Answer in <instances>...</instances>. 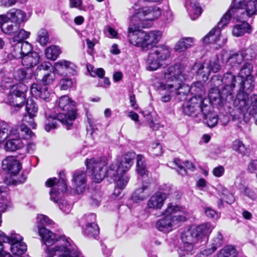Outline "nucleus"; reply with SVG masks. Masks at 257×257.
Masks as SVG:
<instances>
[{
  "label": "nucleus",
  "instance_id": "obj_13",
  "mask_svg": "<svg viewBox=\"0 0 257 257\" xmlns=\"http://www.w3.org/2000/svg\"><path fill=\"white\" fill-rule=\"evenodd\" d=\"M210 107V105L204 103L203 98L196 96H193L182 105L185 114L199 118L201 116H206V112L209 111Z\"/></svg>",
  "mask_w": 257,
  "mask_h": 257
},
{
  "label": "nucleus",
  "instance_id": "obj_20",
  "mask_svg": "<svg viewBox=\"0 0 257 257\" xmlns=\"http://www.w3.org/2000/svg\"><path fill=\"white\" fill-rule=\"evenodd\" d=\"M161 37V32L159 31H152L148 33L144 31L143 50H147L158 43Z\"/></svg>",
  "mask_w": 257,
  "mask_h": 257
},
{
  "label": "nucleus",
  "instance_id": "obj_7",
  "mask_svg": "<svg viewBox=\"0 0 257 257\" xmlns=\"http://www.w3.org/2000/svg\"><path fill=\"white\" fill-rule=\"evenodd\" d=\"M221 81L224 85L221 89H219L217 87L211 88L208 96L211 103L222 107L227 103H233L236 77L231 73L227 72L224 74Z\"/></svg>",
  "mask_w": 257,
  "mask_h": 257
},
{
  "label": "nucleus",
  "instance_id": "obj_23",
  "mask_svg": "<svg viewBox=\"0 0 257 257\" xmlns=\"http://www.w3.org/2000/svg\"><path fill=\"white\" fill-rule=\"evenodd\" d=\"M185 7L192 20L197 19L202 13L198 0H186Z\"/></svg>",
  "mask_w": 257,
  "mask_h": 257
},
{
  "label": "nucleus",
  "instance_id": "obj_37",
  "mask_svg": "<svg viewBox=\"0 0 257 257\" xmlns=\"http://www.w3.org/2000/svg\"><path fill=\"white\" fill-rule=\"evenodd\" d=\"M84 233L88 237L96 238L99 234V229L96 223L88 222L84 229Z\"/></svg>",
  "mask_w": 257,
  "mask_h": 257
},
{
  "label": "nucleus",
  "instance_id": "obj_48",
  "mask_svg": "<svg viewBox=\"0 0 257 257\" xmlns=\"http://www.w3.org/2000/svg\"><path fill=\"white\" fill-rule=\"evenodd\" d=\"M49 40V35L46 30L42 29L38 31L37 40L41 45H46Z\"/></svg>",
  "mask_w": 257,
  "mask_h": 257
},
{
  "label": "nucleus",
  "instance_id": "obj_22",
  "mask_svg": "<svg viewBox=\"0 0 257 257\" xmlns=\"http://www.w3.org/2000/svg\"><path fill=\"white\" fill-rule=\"evenodd\" d=\"M166 199V194L161 192H157L148 201L147 206L153 209H161Z\"/></svg>",
  "mask_w": 257,
  "mask_h": 257
},
{
  "label": "nucleus",
  "instance_id": "obj_56",
  "mask_svg": "<svg viewBox=\"0 0 257 257\" xmlns=\"http://www.w3.org/2000/svg\"><path fill=\"white\" fill-rule=\"evenodd\" d=\"M14 78L16 80L18 81H23L25 79H27V77L29 79L31 78V75L30 76H27V73L24 69H19L16 70L14 73Z\"/></svg>",
  "mask_w": 257,
  "mask_h": 257
},
{
  "label": "nucleus",
  "instance_id": "obj_30",
  "mask_svg": "<svg viewBox=\"0 0 257 257\" xmlns=\"http://www.w3.org/2000/svg\"><path fill=\"white\" fill-rule=\"evenodd\" d=\"M149 185L143 184L142 188L137 189L132 195V199L134 202H138L145 200L150 194Z\"/></svg>",
  "mask_w": 257,
  "mask_h": 257
},
{
  "label": "nucleus",
  "instance_id": "obj_49",
  "mask_svg": "<svg viewBox=\"0 0 257 257\" xmlns=\"http://www.w3.org/2000/svg\"><path fill=\"white\" fill-rule=\"evenodd\" d=\"M149 152L152 155L159 156L163 154V146L161 144L156 141L152 143Z\"/></svg>",
  "mask_w": 257,
  "mask_h": 257
},
{
  "label": "nucleus",
  "instance_id": "obj_58",
  "mask_svg": "<svg viewBox=\"0 0 257 257\" xmlns=\"http://www.w3.org/2000/svg\"><path fill=\"white\" fill-rule=\"evenodd\" d=\"M60 88L61 90H67L73 85V81L69 78H63L60 82Z\"/></svg>",
  "mask_w": 257,
  "mask_h": 257
},
{
  "label": "nucleus",
  "instance_id": "obj_14",
  "mask_svg": "<svg viewBox=\"0 0 257 257\" xmlns=\"http://www.w3.org/2000/svg\"><path fill=\"white\" fill-rule=\"evenodd\" d=\"M107 159L105 157L99 158H91L86 161V166L88 172L90 173L92 179L96 183H100L107 176L106 172Z\"/></svg>",
  "mask_w": 257,
  "mask_h": 257
},
{
  "label": "nucleus",
  "instance_id": "obj_32",
  "mask_svg": "<svg viewBox=\"0 0 257 257\" xmlns=\"http://www.w3.org/2000/svg\"><path fill=\"white\" fill-rule=\"evenodd\" d=\"M194 40L192 37L183 38L176 44L174 49L176 52H183L194 46Z\"/></svg>",
  "mask_w": 257,
  "mask_h": 257
},
{
  "label": "nucleus",
  "instance_id": "obj_27",
  "mask_svg": "<svg viewBox=\"0 0 257 257\" xmlns=\"http://www.w3.org/2000/svg\"><path fill=\"white\" fill-rule=\"evenodd\" d=\"M24 147V144L21 139L13 138L8 140L4 146V148L7 152H15Z\"/></svg>",
  "mask_w": 257,
  "mask_h": 257
},
{
  "label": "nucleus",
  "instance_id": "obj_50",
  "mask_svg": "<svg viewBox=\"0 0 257 257\" xmlns=\"http://www.w3.org/2000/svg\"><path fill=\"white\" fill-rule=\"evenodd\" d=\"M223 235L220 232H218L216 236L213 238L212 242V247L207 249H211L212 253L219 247L222 243Z\"/></svg>",
  "mask_w": 257,
  "mask_h": 257
},
{
  "label": "nucleus",
  "instance_id": "obj_10",
  "mask_svg": "<svg viewBox=\"0 0 257 257\" xmlns=\"http://www.w3.org/2000/svg\"><path fill=\"white\" fill-rule=\"evenodd\" d=\"M55 177L49 178L45 182V185L48 187H53L50 192V200L57 203L59 208L66 214H68L71 210L72 205L64 199H60V193H63L67 190V185L65 180L60 178L57 181Z\"/></svg>",
  "mask_w": 257,
  "mask_h": 257
},
{
  "label": "nucleus",
  "instance_id": "obj_3",
  "mask_svg": "<svg viewBox=\"0 0 257 257\" xmlns=\"http://www.w3.org/2000/svg\"><path fill=\"white\" fill-rule=\"evenodd\" d=\"M164 78L165 82L161 83V89L174 91L176 99L178 100L186 99L190 89L184 83L188 78L180 65L175 64L167 68L164 73Z\"/></svg>",
  "mask_w": 257,
  "mask_h": 257
},
{
  "label": "nucleus",
  "instance_id": "obj_24",
  "mask_svg": "<svg viewBox=\"0 0 257 257\" xmlns=\"http://www.w3.org/2000/svg\"><path fill=\"white\" fill-rule=\"evenodd\" d=\"M5 15L7 18V23L11 21L20 25L21 23L26 20V13L20 9H12Z\"/></svg>",
  "mask_w": 257,
  "mask_h": 257
},
{
  "label": "nucleus",
  "instance_id": "obj_4",
  "mask_svg": "<svg viewBox=\"0 0 257 257\" xmlns=\"http://www.w3.org/2000/svg\"><path fill=\"white\" fill-rule=\"evenodd\" d=\"M58 104L60 108L65 112L59 113L55 116L46 114L45 130L48 132L56 128L58 121L65 125L67 130H69L73 124V121L76 118L77 112L75 102L68 96L63 95L60 97Z\"/></svg>",
  "mask_w": 257,
  "mask_h": 257
},
{
  "label": "nucleus",
  "instance_id": "obj_63",
  "mask_svg": "<svg viewBox=\"0 0 257 257\" xmlns=\"http://www.w3.org/2000/svg\"><path fill=\"white\" fill-rule=\"evenodd\" d=\"M248 171L250 173H254L257 170V160H251L248 163Z\"/></svg>",
  "mask_w": 257,
  "mask_h": 257
},
{
  "label": "nucleus",
  "instance_id": "obj_2",
  "mask_svg": "<svg viewBox=\"0 0 257 257\" xmlns=\"http://www.w3.org/2000/svg\"><path fill=\"white\" fill-rule=\"evenodd\" d=\"M38 221L42 225L38 226L39 234L41 236L45 245L47 246L46 257H53L58 254L59 257H84L75 245L71 244L68 239L57 237L56 235L43 227L44 225H51L53 221L46 216L40 214L38 216Z\"/></svg>",
  "mask_w": 257,
  "mask_h": 257
},
{
  "label": "nucleus",
  "instance_id": "obj_33",
  "mask_svg": "<svg viewBox=\"0 0 257 257\" xmlns=\"http://www.w3.org/2000/svg\"><path fill=\"white\" fill-rule=\"evenodd\" d=\"M231 149L241 156H248L250 153L248 146L245 145L240 140H235L231 145Z\"/></svg>",
  "mask_w": 257,
  "mask_h": 257
},
{
  "label": "nucleus",
  "instance_id": "obj_45",
  "mask_svg": "<svg viewBox=\"0 0 257 257\" xmlns=\"http://www.w3.org/2000/svg\"><path fill=\"white\" fill-rule=\"evenodd\" d=\"M27 113L31 114L32 116H36L38 106L32 98L28 99L26 104Z\"/></svg>",
  "mask_w": 257,
  "mask_h": 257
},
{
  "label": "nucleus",
  "instance_id": "obj_16",
  "mask_svg": "<svg viewBox=\"0 0 257 257\" xmlns=\"http://www.w3.org/2000/svg\"><path fill=\"white\" fill-rule=\"evenodd\" d=\"M28 87L23 83L12 86L10 88L9 99H12V105L17 107L23 106L26 100V93Z\"/></svg>",
  "mask_w": 257,
  "mask_h": 257
},
{
  "label": "nucleus",
  "instance_id": "obj_31",
  "mask_svg": "<svg viewBox=\"0 0 257 257\" xmlns=\"http://www.w3.org/2000/svg\"><path fill=\"white\" fill-rule=\"evenodd\" d=\"M173 164L176 166L175 169L177 170L179 174L182 176H185L187 174L186 169L193 171L195 169V166L192 162L186 161L183 163L184 166L182 165L181 161L178 159H175Z\"/></svg>",
  "mask_w": 257,
  "mask_h": 257
},
{
  "label": "nucleus",
  "instance_id": "obj_34",
  "mask_svg": "<svg viewBox=\"0 0 257 257\" xmlns=\"http://www.w3.org/2000/svg\"><path fill=\"white\" fill-rule=\"evenodd\" d=\"M15 134L12 126L5 122H0V147L8 137H12Z\"/></svg>",
  "mask_w": 257,
  "mask_h": 257
},
{
  "label": "nucleus",
  "instance_id": "obj_62",
  "mask_svg": "<svg viewBox=\"0 0 257 257\" xmlns=\"http://www.w3.org/2000/svg\"><path fill=\"white\" fill-rule=\"evenodd\" d=\"M51 64L49 63L44 62L42 63L41 65H39L36 69V72L35 73V76H38V72L40 71L44 70H48L50 68Z\"/></svg>",
  "mask_w": 257,
  "mask_h": 257
},
{
  "label": "nucleus",
  "instance_id": "obj_60",
  "mask_svg": "<svg viewBox=\"0 0 257 257\" xmlns=\"http://www.w3.org/2000/svg\"><path fill=\"white\" fill-rule=\"evenodd\" d=\"M9 238L10 236H7L4 232L0 230V252L3 251L4 248L3 242L9 244Z\"/></svg>",
  "mask_w": 257,
  "mask_h": 257
},
{
  "label": "nucleus",
  "instance_id": "obj_61",
  "mask_svg": "<svg viewBox=\"0 0 257 257\" xmlns=\"http://www.w3.org/2000/svg\"><path fill=\"white\" fill-rule=\"evenodd\" d=\"M224 168L221 165H219L214 168L212 171L213 175L216 177H220L223 176L224 173Z\"/></svg>",
  "mask_w": 257,
  "mask_h": 257
},
{
  "label": "nucleus",
  "instance_id": "obj_36",
  "mask_svg": "<svg viewBox=\"0 0 257 257\" xmlns=\"http://www.w3.org/2000/svg\"><path fill=\"white\" fill-rule=\"evenodd\" d=\"M206 116H201L199 119L203 120L207 125L210 127L215 126L218 123V116L211 112V106L209 108V111L206 112Z\"/></svg>",
  "mask_w": 257,
  "mask_h": 257
},
{
  "label": "nucleus",
  "instance_id": "obj_8",
  "mask_svg": "<svg viewBox=\"0 0 257 257\" xmlns=\"http://www.w3.org/2000/svg\"><path fill=\"white\" fill-rule=\"evenodd\" d=\"M163 214L164 217L156 222L155 227L160 231L168 233L172 230L173 225L186 221L188 213L185 208L171 203Z\"/></svg>",
  "mask_w": 257,
  "mask_h": 257
},
{
  "label": "nucleus",
  "instance_id": "obj_28",
  "mask_svg": "<svg viewBox=\"0 0 257 257\" xmlns=\"http://www.w3.org/2000/svg\"><path fill=\"white\" fill-rule=\"evenodd\" d=\"M241 24L235 25L232 28V34L233 36L238 37L243 36L245 33L250 34L251 32V26L248 23L243 20Z\"/></svg>",
  "mask_w": 257,
  "mask_h": 257
},
{
  "label": "nucleus",
  "instance_id": "obj_26",
  "mask_svg": "<svg viewBox=\"0 0 257 257\" xmlns=\"http://www.w3.org/2000/svg\"><path fill=\"white\" fill-rule=\"evenodd\" d=\"M40 57L38 53L32 52L30 54L24 56L22 59L23 65L27 69L32 68L36 66L40 62Z\"/></svg>",
  "mask_w": 257,
  "mask_h": 257
},
{
  "label": "nucleus",
  "instance_id": "obj_11",
  "mask_svg": "<svg viewBox=\"0 0 257 257\" xmlns=\"http://www.w3.org/2000/svg\"><path fill=\"white\" fill-rule=\"evenodd\" d=\"M171 54L169 47L160 45L152 48L146 60V69L148 71H155L161 66V62L168 59Z\"/></svg>",
  "mask_w": 257,
  "mask_h": 257
},
{
  "label": "nucleus",
  "instance_id": "obj_42",
  "mask_svg": "<svg viewBox=\"0 0 257 257\" xmlns=\"http://www.w3.org/2000/svg\"><path fill=\"white\" fill-rule=\"evenodd\" d=\"M252 69L253 67L251 63L248 62L245 63L240 70L239 76L241 79L253 78L251 75Z\"/></svg>",
  "mask_w": 257,
  "mask_h": 257
},
{
  "label": "nucleus",
  "instance_id": "obj_12",
  "mask_svg": "<svg viewBox=\"0 0 257 257\" xmlns=\"http://www.w3.org/2000/svg\"><path fill=\"white\" fill-rule=\"evenodd\" d=\"M220 69L217 58L212 57L204 62H197L191 67L192 73L203 81H207L211 72H217Z\"/></svg>",
  "mask_w": 257,
  "mask_h": 257
},
{
  "label": "nucleus",
  "instance_id": "obj_17",
  "mask_svg": "<svg viewBox=\"0 0 257 257\" xmlns=\"http://www.w3.org/2000/svg\"><path fill=\"white\" fill-rule=\"evenodd\" d=\"M9 244L12 253L21 255L27 250V245L23 241V237L19 234L12 233L10 236Z\"/></svg>",
  "mask_w": 257,
  "mask_h": 257
},
{
  "label": "nucleus",
  "instance_id": "obj_9",
  "mask_svg": "<svg viewBox=\"0 0 257 257\" xmlns=\"http://www.w3.org/2000/svg\"><path fill=\"white\" fill-rule=\"evenodd\" d=\"M135 156V152H128L123 156L119 162L112 163L107 171L108 176L118 178L117 187L120 190L124 189L128 182L129 177L124 174L131 168Z\"/></svg>",
  "mask_w": 257,
  "mask_h": 257
},
{
  "label": "nucleus",
  "instance_id": "obj_52",
  "mask_svg": "<svg viewBox=\"0 0 257 257\" xmlns=\"http://www.w3.org/2000/svg\"><path fill=\"white\" fill-rule=\"evenodd\" d=\"M36 116H32L31 114H25L22 119V124H26V125H29L32 128L35 129L36 128L37 124L35 122L34 118Z\"/></svg>",
  "mask_w": 257,
  "mask_h": 257
},
{
  "label": "nucleus",
  "instance_id": "obj_47",
  "mask_svg": "<svg viewBox=\"0 0 257 257\" xmlns=\"http://www.w3.org/2000/svg\"><path fill=\"white\" fill-rule=\"evenodd\" d=\"M20 25L18 23L12 22L8 24L6 26L3 25L2 27V31L5 34L9 35H12L15 32H17L20 29Z\"/></svg>",
  "mask_w": 257,
  "mask_h": 257
},
{
  "label": "nucleus",
  "instance_id": "obj_6",
  "mask_svg": "<svg viewBox=\"0 0 257 257\" xmlns=\"http://www.w3.org/2000/svg\"><path fill=\"white\" fill-rule=\"evenodd\" d=\"M213 228L210 223H207L185 229L181 234L182 244L178 250L180 256L192 254L194 252V244L203 237L208 235Z\"/></svg>",
  "mask_w": 257,
  "mask_h": 257
},
{
  "label": "nucleus",
  "instance_id": "obj_15",
  "mask_svg": "<svg viewBox=\"0 0 257 257\" xmlns=\"http://www.w3.org/2000/svg\"><path fill=\"white\" fill-rule=\"evenodd\" d=\"M247 98L246 95L239 93L236 99L234 101V106L239 109L241 112H246L254 117L257 125V95L252 96L248 100L246 99Z\"/></svg>",
  "mask_w": 257,
  "mask_h": 257
},
{
  "label": "nucleus",
  "instance_id": "obj_35",
  "mask_svg": "<svg viewBox=\"0 0 257 257\" xmlns=\"http://www.w3.org/2000/svg\"><path fill=\"white\" fill-rule=\"evenodd\" d=\"M43 85L40 84L33 83L31 87V92L33 96L35 97H40L44 100L48 101L50 96V93L49 91H44V94H42L40 93L41 91V87Z\"/></svg>",
  "mask_w": 257,
  "mask_h": 257
},
{
  "label": "nucleus",
  "instance_id": "obj_40",
  "mask_svg": "<svg viewBox=\"0 0 257 257\" xmlns=\"http://www.w3.org/2000/svg\"><path fill=\"white\" fill-rule=\"evenodd\" d=\"M243 60H245V56L241 50L230 56L228 58V62L234 67L240 64Z\"/></svg>",
  "mask_w": 257,
  "mask_h": 257
},
{
  "label": "nucleus",
  "instance_id": "obj_51",
  "mask_svg": "<svg viewBox=\"0 0 257 257\" xmlns=\"http://www.w3.org/2000/svg\"><path fill=\"white\" fill-rule=\"evenodd\" d=\"M12 45L13 49L12 51V54L13 57L16 59L21 58L22 59L23 56L21 48L20 42H16Z\"/></svg>",
  "mask_w": 257,
  "mask_h": 257
},
{
  "label": "nucleus",
  "instance_id": "obj_25",
  "mask_svg": "<svg viewBox=\"0 0 257 257\" xmlns=\"http://www.w3.org/2000/svg\"><path fill=\"white\" fill-rule=\"evenodd\" d=\"M241 81L240 82V88L238 92L237 93L236 98L233 101V104L234 105V101L236 99L237 95L239 93H243L247 96L246 99L249 100L251 97L254 95H251L250 97L248 96V93H250L254 88V78H247L244 79H241Z\"/></svg>",
  "mask_w": 257,
  "mask_h": 257
},
{
  "label": "nucleus",
  "instance_id": "obj_64",
  "mask_svg": "<svg viewBox=\"0 0 257 257\" xmlns=\"http://www.w3.org/2000/svg\"><path fill=\"white\" fill-rule=\"evenodd\" d=\"M212 250L211 249H205L198 253L195 257H215L212 255Z\"/></svg>",
  "mask_w": 257,
  "mask_h": 257
},
{
  "label": "nucleus",
  "instance_id": "obj_39",
  "mask_svg": "<svg viewBox=\"0 0 257 257\" xmlns=\"http://www.w3.org/2000/svg\"><path fill=\"white\" fill-rule=\"evenodd\" d=\"M247 61H251L257 58V45L252 44L246 49L242 50Z\"/></svg>",
  "mask_w": 257,
  "mask_h": 257
},
{
  "label": "nucleus",
  "instance_id": "obj_43",
  "mask_svg": "<svg viewBox=\"0 0 257 257\" xmlns=\"http://www.w3.org/2000/svg\"><path fill=\"white\" fill-rule=\"evenodd\" d=\"M75 67L73 63L66 60H61L55 64V69L58 71L63 72L64 70H73Z\"/></svg>",
  "mask_w": 257,
  "mask_h": 257
},
{
  "label": "nucleus",
  "instance_id": "obj_38",
  "mask_svg": "<svg viewBox=\"0 0 257 257\" xmlns=\"http://www.w3.org/2000/svg\"><path fill=\"white\" fill-rule=\"evenodd\" d=\"M190 92L193 95V96L197 97H202V95L205 93V89L202 83L200 81L193 83L190 87Z\"/></svg>",
  "mask_w": 257,
  "mask_h": 257
},
{
  "label": "nucleus",
  "instance_id": "obj_21",
  "mask_svg": "<svg viewBox=\"0 0 257 257\" xmlns=\"http://www.w3.org/2000/svg\"><path fill=\"white\" fill-rule=\"evenodd\" d=\"M2 167L9 173L16 175L21 169L20 162L13 157H8L3 161Z\"/></svg>",
  "mask_w": 257,
  "mask_h": 257
},
{
  "label": "nucleus",
  "instance_id": "obj_18",
  "mask_svg": "<svg viewBox=\"0 0 257 257\" xmlns=\"http://www.w3.org/2000/svg\"><path fill=\"white\" fill-rule=\"evenodd\" d=\"M87 175L83 171H76L72 176V182L73 189L77 194L83 193L86 188Z\"/></svg>",
  "mask_w": 257,
  "mask_h": 257
},
{
  "label": "nucleus",
  "instance_id": "obj_44",
  "mask_svg": "<svg viewBox=\"0 0 257 257\" xmlns=\"http://www.w3.org/2000/svg\"><path fill=\"white\" fill-rule=\"evenodd\" d=\"M237 255L235 248L231 245H228L220 251L218 257H237Z\"/></svg>",
  "mask_w": 257,
  "mask_h": 257
},
{
  "label": "nucleus",
  "instance_id": "obj_29",
  "mask_svg": "<svg viewBox=\"0 0 257 257\" xmlns=\"http://www.w3.org/2000/svg\"><path fill=\"white\" fill-rule=\"evenodd\" d=\"M13 130L15 133V134H13V136H16V137L20 138L21 137L28 140L35 136V134L25 123L21 124L17 129L13 128Z\"/></svg>",
  "mask_w": 257,
  "mask_h": 257
},
{
  "label": "nucleus",
  "instance_id": "obj_53",
  "mask_svg": "<svg viewBox=\"0 0 257 257\" xmlns=\"http://www.w3.org/2000/svg\"><path fill=\"white\" fill-rule=\"evenodd\" d=\"M221 199L228 204H232L235 201L233 195L230 193L226 189L222 190Z\"/></svg>",
  "mask_w": 257,
  "mask_h": 257
},
{
  "label": "nucleus",
  "instance_id": "obj_5",
  "mask_svg": "<svg viewBox=\"0 0 257 257\" xmlns=\"http://www.w3.org/2000/svg\"><path fill=\"white\" fill-rule=\"evenodd\" d=\"M256 14L257 0H234L231 8L222 16L214 28L221 30L229 24L231 18L241 21Z\"/></svg>",
  "mask_w": 257,
  "mask_h": 257
},
{
  "label": "nucleus",
  "instance_id": "obj_19",
  "mask_svg": "<svg viewBox=\"0 0 257 257\" xmlns=\"http://www.w3.org/2000/svg\"><path fill=\"white\" fill-rule=\"evenodd\" d=\"M227 41V37L221 35V30L216 28L212 29L203 38L204 43H215L219 47L223 46Z\"/></svg>",
  "mask_w": 257,
  "mask_h": 257
},
{
  "label": "nucleus",
  "instance_id": "obj_59",
  "mask_svg": "<svg viewBox=\"0 0 257 257\" xmlns=\"http://www.w3.org/2000/svg\"><path fill=\"white\" fill-rule=\"evenodd\" d=\"M241 191L245 196L253 200L256 198L257 196L255 191L249 188L244 187Z\"/></svg>",
  "mask_w": 257,
  "mask_h": 257
},
{
  "label": "nucleus",
  "instance_id": "obj_57",
  "mask_svg": "<svg viewBox=\"0 0 257 257\" xmlns=\"http://www.w3.org/2000/svg\"><path fill=\"white\" fill-rule=\"evenodd\" d=\"M21 44V48L22 49L23 56L30 54L32 52V46L31 44L27 41H20Z\"/></svg>",
  "mask_w": 257,
  "mask_h": 257
},
{
  "label": "nucleus",
  "instance_id": "obj_54",
  "mask_svg": "<svg viewBox=\"0 0 257 257\" xmlns=\"http://www.w3.org/2000/svg\"><path fill=\"white\" fill-rule=\"evenodd\" d=\"M30 34V32H27L24 29H21L19 31L18 34L13 38V43L20 41H24V40L29 38Z\"/></svg>",
  "mask_w": 257,
  "mask_h": 257
},
{
  "label": "nucleus",
  "instance_id": "obj_1",
  "mask_svg": "<svg viewBox=\"0 0 257 257\" xmlns=\"http://www.w3.org/2000/svg\"><path fill=\"white\" fill-rule=\"evenodd\" d=\"M130 14V26L128 28L127 38L132 45L140 47L143 49L144 31L140 28H147L148 21L158 19L162 11L158 7L146 6L143 0L136 2L128 9Z\"/></svg>",
  "mask_w": 257,
  "mask_h": 257
},
{
  "label": "nucleus",
  "instance_id": "obj_46",
  "mask_svg": "<svg viewBox=\"0 0 257 257\" xmlns=\"http://www.w3.org/2000/svg\"><path fill=\"white\" fill-rule=\"evenodd\" d=\"M13 204L10 197L7 194V196L1 197L0 201V212H5L10 208H12Z\"/></svg>",
  "mask_w": 257,
  "mask_h": 257
},
{
  "label": "nucleus",
  "instance_id": "obj_55",
  "mask_svg": "<svg viewBox=\"0 0 257 257\" xmlns=\"http://www.w3.org/2000/svg\"><path fill=\"white\" fill-rule=\"evenodd\" d=\"M55 79V74L53 71H50L47 74H45L42 79V82L45 85H49L53 83Z\"/></svg>",
  "mask_w": 257,
  "mask_h": 257
},
{
  "label": "nucleus",
  "instance_id": "obj_41",
  "mask_svg": "<svg viewBox=\"0 0 257 257\" xmlns=\"http://www.w3.org/2000/svg\"><path fill=\"white\" fill-rule=\"evenodd\" d=\"M60 53L61 50L59 47L52 45L46 49L45 56L48 59L55 60L58 57Z\"/></svg>",
  "mask_w": 257,
  "mask_h": 257
}]
</instances>
